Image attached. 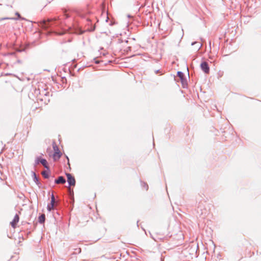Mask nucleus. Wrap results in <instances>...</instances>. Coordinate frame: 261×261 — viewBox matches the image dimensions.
<instances>
[{"label": "nucleus", "instance_id": "f257e3e1", "mask_svg": "<svg viewBox=\"0 0 261 261\" xmlns=\"http://www.w3.org/2000/svg\"><path fill=\"white\" fill-rule=\"evenodd\" d=\"M61 22L56 19L47 20L43 19L40 22V25L44 29H47L53 26H58L60 24Z\"/></svg>", "mask_w": 261, "mask_h": 261}, {"label": "nucleus", "instance_id": "6e6552de", "mask_svg": "<svg viewBox=\"0 0 261 261\" xmlns=\"http://www.w3.org/2000/svg\"><path fill=\"white\" fill-rule=\"evenodd\" d=\"M19 217L18 214H16L13 218V221L11 222V225L12 227L15 228L18 222Z\"/></svg>", "mask_w": 261, "mask_h": 261}, {"label": "nucleus", "instance_id": "a211bd4d", "mask_svg": "<svg viewBox=\"0 0 261 261\" xmlns=\"http://www.w3.org/2000/svg\"><path fill=\"white\" fill-rule=\"evenodd\" d=\"M64 33H65V32H64V31H62V32H59V33H58V35H62L64 34Z\"/></svg>", "mask_w": 261, "mask_h": 261}, {"label": "nucleus", "instance_id": "f8f14e48", "mask_svg": "<svg viewBox=\"0 0 261 261\" xmlns=\"http://www.w3.org/2000/svg\"><path fill=\"white\" fill-rule=\"evenodd\" d=\"M45 221V216L44 214H41L40 216L38 217V222L40 224H43L44 223Z\"/></svg>", "mask_w": 261, "mask_h": 261}, {"label": "nucleus", "instance_id": "2eb2a0df", "mask_svg": "<svg viewBox=\"0 0 261 261\" xmlns=\"http://www.w3.org/2000/svg\"><path fill=\"white\" fill-rule=\"evenodd\" d=\"M95 29V25H91L90 28L89 29V32H93Z\"/></svg>", "mask_w": 261, "mask_h": 261}, {"label": "nucleus", "instance_id": "20e7f679", "mask_svg": "<svg viewBox=\"0 0 261 261\" xmlns=\"http://www.w3.org/2000/svg\"><path fill=\"white\" fill-rule=\"evenodd\" d=\"M200 67L202 70L206 74L210 72V67L208 64L206 62H202L200 64Z\"/></svg>", "mask_w": 261, "mask_h": 261}, {"label": "nucleus", "instance_id": "bb28decb", "mask_svg": "<svg viewBox=\"0 0 261 261\" xmlns=\"http://www.w3.org/2000/svg\"><path fill=\"white\" fill-rule=\"evenodd\" d=\"M1 5H2V4H0V6H1Z\"/></svg>", "mask_w": 261, "mask_h": 261}, {"label": "nucleus", "instance_id": "412c9836", "mask_svg": "<svg viewBox=\"0 0 261 261\" xmlns=\"http://www.w3.org/2000/svg\"><path fill=\"white\" fill-rule=\"evenodd\" d=\"M155 73L157 74L160 72V70H157L155 71Z\"/></svg>", "mask_w": 261, "mask_h": 261}, {"label": "nucleus", "instance_id": "9b49d317", "mask_svg": "<svg viewBox=\"0 0 261 261\" xmlns=\"http://www.w3.org/2000/svg\"><path fill=\"white\" fill-rule=\"evenodd\" d=\"M61 155L62 153L60 152L59 149H57V150H56V151H55L53 154L54 159L55 160H56V157H57L58 159H59L60 158Z\"/></svg>", "mask_w": 261, "mask_h": 261}, {"label": "nucleus", "instance_id": "f3484780", "mask_svg": "<svg viewBox=\"0 0 261 261\" xmlns=\"http://www.w3.org/2000/svg\"><path fill=\"white\" fill-rule=\"evenodd\" d=\"M53 148L55 151H56V150H57V149H59L58 146L56 145H53Z\"/></svg>", "mask_w": 261, "mask_h": 261}, {"label": "nucleus", "instance_id": "393cba45", "mask_svg": "<svg viewBox=\"0 0 261 261\" xmlns=\"http://www.w3.org/2000/svg\"><path fill=\"white\" fill-rule=\"evenodd\" d=\"M69 17V16L68 15L66 14V17L68 18Z\"/></svg>", "mask_w": 261, "mask_h": 261}, {"label": "nucleus", "instance_id": "5701e85b", "mask_svg": "<svg viewBox=\"0 0 261 261\" xmlns=\"http://www.w3.org/2000/svg\"><path fill=\"white\" fill-rule=\"evenodd\" d=\"M118 42H119V43H121V42H122V41H121V40L119 39V40Z\"/></svg>", "mask_w": 261, "mask_h": 261}, {"label": "nucleus", "instance_id": "dca6fc26", "mask_svg": "<svg viewBox=\"0 0 261 261\" xmlns=\"http://www.w3.org/2000/svg\"><path fill=\"white\" fill-rule=\"evenodd\" d=\"M142 186L145 188L146 190H148V185L146 183L143 182L142 184Z\"/></svg>", "mask_w": 261, "mask_h": 261}, {"label": "nucleus", "instance_id": "423d86ee", "mask_svg": "<svg viewBox=\"0 0 261 261\" xmlns=\"http://www.w3.org/2000/svg\"><path fill=\"white\" fill-rule=\"evenodd\" d=\"M39 162H40V163L45 168H46L49 171H50L49 167L46 159L42 158L41 156H40Z\"/></svg>", "mask_w": 261, "mask_h": 261}, {"label": "nucleus", "instance_id": "b1692460", "mask_svg": "<svg viewBox=\"0 0 261 261\" xmlns=\"http://www.w3.org/2000/svg\"><path fill=\"white\" fill-rule=\"evenodd\" d=\"M67 160H68V163H69V159H68V158L67 156H66Z\"/></svg>", "mask_w": 261, "mask_h": 261}, {"label": "nucleus", "instance_id": "0eeeda50", "mask_svg": "<svg viewBox=\"0 0 261 261\" xmlns=\"http://www.w3.org/2000/svg\"><path fill=\"white\" fill-rule=\"evenodd\" d=\"M32 176L34 181L36 183V184L38 186L39 188H40L41 184L39 180V178L37 176V175L34 171H32Z\"/></svg>", "mask_w": 261, "mask_h": 261}, {"label": "nucleus", "instance_id": "f03ea898", "mask_svg": "<svg viewBox=\"0 0 261 261\" xmlns=\"http://www.w3.org/2000/svg\"><path fill=\"white\" fill-rule=\"evenodd\" d=\"M177 75L180 79L183 88H185V86L187 85V79L184 73L181 71H178L177 73Z\"/></svg>", "mask_w": 261, "mask_h": 261}, {"label": "nucleus", "instance_id": "39448f33", "mask_svg": "<svg viewBox=\"0 0 261 261\" xmlns=\"http://www.w3.org/2000/svg\"><path fill=\"white\" fill-rule=\"evenodd\" d=\"M55 202V197L53 194L51 195V201L50 203L47 204V209L48 211L50 212L54 208Z\"/></svg>", "mask_w": 261, "mask_h": 261}, {"label": "nucleus", "instance_id": "4468645a", "mask_svg": "<svg viewBox=\"0 0 261 261\" xmlns=\"http://www.w3.org/2000/svg\"><path fill=\"white\" fill-rule=\"evenodd\" d=\"M40 156H38L36 158V160L35 161V163H34V166H36L37 165H38L39 164H40Z\"/></svg>", "mask_w": 261, "mask_h": 261}, {"label": "nucleus", "instance_id": "4be33fe9", "mask_svg": "<svg viewBox=\"0 0 261 261\" xmlns=\"http://www.w3.org/2000/svg\"><path fill=\"white\" fill-rule=\"evenodd\" d=\"M95 63L96 64H99V61H95Z\"/></svg>", "mask_w": 261, "mask_h": 261}, {"label": "nucleus", "instance_id": "6ab92c4d", "mask_svg": "<svg viewBox=\"0 0 261 261\" xmlns=\"http://www.w3.org/2000/svg\"><path fill=\"white\" fill-rule=\"evenodd\" d=\"M201 46H202V44H201L199 43V45H198V46H197V49H198V50H199V49L201 47Z\"/></svg>", "mask_w": 261, "mask_h": 261}, {"label": "nucleus", "instance_id": "a878e982", "mask_svg": "<svg viewBox=\"0 0 261 261\" xmlns=\"http://www.w3.org/2000/svg\"><path fill=\"white\" fill-rule=\"evenodd\" d=\"M109 19V17H107V19L106 20V21H108V19Z\"/></svg>", "mask_w": 261, "mask_h": 261}, {"label": "nucleus", "instance_id": "7ed1b4c3", "mask_svg": "<svg viewBox=\"0 0 261 261\" xmlns=\"http://www.w3.org/2000/svg\"><path fill=\"white\" fill-rule=\"evenodd\" d=\"M67 178V182L69 185V187L70 186H74L75 185V179L70 173H66Z\"/></svg>", "mask_w": 261, "mask_h": 261}, {"label": "nucleus", "instance_id": "9d476101", "mask_svg": "<svg viewBox=\"0 0 261 261\" xmlns=\"http://www.w3.org/2000/svg\"><path fill=\"white\" fill-rule=\"evenodd\" d=\"M15 15L17 16L18 18H16L14 17H4L1 19V20H5V19H11V20H16V19H24L23 18H22L18 12H16Z\"/></svg>", "mask_w": 261, "mask_h": 261}, {"label": "nucleus", "instance_id": "aec40b11", "mask_svg": "<svg viewBox=\"0 0 261 261\" xmlns=\"http://www.w3.org/2000/svg\"><path fill=\"white\" fill-rule=\"evenodd\" d=\"M197 43H198V42H196V41H195V42H192V43L191 45H192V46H193V45H194L195 44H197Z\"/></svg>", "mask_w": 261, "mask_h": 261}, {"label": "nucleus", "instance_id": "1a4fd4ad", "mask_svg": "<svg viewBox=\"0 0 261 261\" xmlns=\"http://www.w3.org/2000/svg\"><path fill=\"white\" fill-rule=\"evenodd\" d=\"M66 182V179L63 176H60L57 179L55 180V183L56 184H63Z\"/></svg>", "mask_w": 261, "mask_h": 261}, {"label": "nucleus", "instance_id": "ddd939ff", "mask_svg": "<svg viewBox=\"0 0 261 261\" xmlns=\"http://www.w3.org/2000/svg\"><path fill=\"white\" fill-rule=\"evenodd\" d=\"M41 174L42 175L43 177L46 179L48 178L49 177L48 173L47 172V171H45V170L42 171Z\"/></svg>", "mask_w": 261, "mask_h": 261}]
</instances>
